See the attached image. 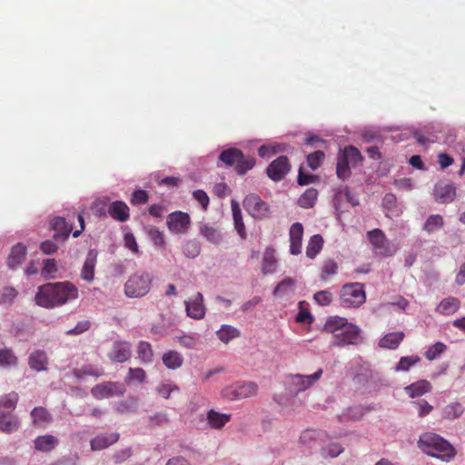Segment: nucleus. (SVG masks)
<instances>
[{
	"label": "nucleus",
	"mask_w": 465,
	"mask_h": 465,
	"mask_svg": "<svg viewBox=\"0 0 465 465\" xmlns=\"http://www.w3.org/2000/svg\"><path fill=\"white\" fill-rule=\"evenodd\" d=\"M78 298V288L71 282L45 283L37 288L35 303L45 309H54Z\"/></svg>",
	"instance_id": "obj_1"
},
{
	"label": "nucleus",
	"mask_w": 465,
	"mask_h": 465,
	"mask_svg": "<svg viewBox=\"0 0 465 465\" xmlns=\"http://www.w3.org/2000/svg\"><path fill=\"white\" fill-rule=\"evenodd\" d=\"M418 444L424 453L443 461H450L455 456L453 447L443 438L434 433L421 435Z\"/></svg>",
	"instance_id": "obj_2"
},
{
	"label": "nucleus",
	"mask_w": 465,
	"mask_h": 465,
	"mask_svg": "<svg viewBox=\"0 0 465 465\" xmlns=\"http://www.w3.org/2000/svg\"><path fill=\"white\" fill-rule=\"evenodd\" d=\"M363 157L361 152L353 145L345 146L337 155L336 174L339 179L345 181L351 174V167L361 165Z\"/></svg>",
	"instance_id": "obj_3"
},
{
	"label": "nucleus",
	"mask_w": 465,
	"mask_h": 465,
	"mask_svg": "<svg viewBox=\"0 0 465 465\" xmlns=\"http://www.w3.org/2000/svg\"><path fill=\"white\" fill-rule=\"evenodd\" d=\"M153 276L145 271H138L129 276L124 283V294L128 298H142L151 290Z\"/></svg>",
	"instance_id": "obj_4"
},
{
	"label": "nucleus",
	"mask_w": 465,
	"mask_h": 465,
	"mask_svg": "<svg viewBox=\"0 0 465 465\" xmlns=\"http://www.w3.org/2000/svg\"><path fill=\"white\" fill-rule=\"evenodd\" d=\"M341 304L346 308H356L366 300L363 285L359 282L345 284L340 292Z\"/></svg>",
	"instance_id": "obj_5"
},
{
	"label": "nucleus",
	"mask_w": 465,
	"mask_h": 465,
	"mask_svg": "<svg viewBox=\"0 0 465 465\" xmlns=\"http://www.w3.org/2000/svg\"><path fill=\"white\" fill-rule=\"evenodd\" d=\"M257 393V385L252 381H237L226 386L222 395L228 401H241Z\"/></svg>",
	"instance_id": "obj_6"
},
{
	"label": "nucleus",
	"mask_w": 465,
	"mask_h": 465,
	"mask_svg": "<svg viewBox=\"0 0 465 465\" xmlns=\"http://www.w3.org/2000/svg\"><path fill=\"white\" fill-rule=\"evenodd\" d=\"M322 369H318L310 375L290 374L286 379V383L291 393L298 394L313 386L322 377Z\"/></svg>",
	"instance_id": "obj_7"
},
{
	"label": "nucleus",
	"mask_w": 465,
	"mask_h": 465,
	"mask_svg": "<svg viewBox=\"0 0 465 465\" xmlns=\"http://www.w3.org/2000/svg\"><path fill=\"white\" fill-rule=\"evenodd\" d=\"M368 237L377 254L389 257L396 253L398 246L390 242L381 230L369 231Z\"/></svg>",
	"instance_id": "obj_8"
},
{
	"label": "nucleus",
	"mask_w": 465,
	"mask_h": 465,
	"mask_svg": "<svg viewBox=\"0 0 465 465\" xmlns=\"http://www.w3.org/2000/svg\"><path fill=\"white\" fill-rule=\"evenodd\" d=\"M361 330L351 322H347L346 326L333 335L332 344L336 347H344L346 345H356L361 341Z\"/></svg>",
	"instance_id": "obj_9"
},
{
	"label": "nucleus",
	"mask_w": 465,
	"mask_h": 465,
	"mask_svg": "<svg viewBox=\"0 0 465 465\" xmlns=\"http://www.w3.org/2000/svg\"><path fill=\"white\" fill-rule=\"evenodd\" d=\"M242 204L245 211L256 220H262L270 214L269 205L255 193L248 194Z\"/></svg>",
	"instance_id": "obj_10"
},
{
	"label": "nucleus",
	"mask_w": 465,
	"mask_h": 465,
	"mask_svg": "<svg viewBox=\"0 0 465 465\" xmlns=\"http://www.w3.org/2000/svg\"><path fill=\"white\" fill-rule=\"evenodd\" d=\"M125 392L124 385L118 381H104L94 386L92 395L96 400H103L114 396H123Z\"/></svg>",
	"instance_id": "obj_11"
},
{
	"label": "nucleus",
	"mask_w": 465,
	"mask_h": 465,
	"mask_svg": "<svg viewBox=\"0 0 465 465\" xmlns=\"http://www.w3.org/2000/svg\"><path fill=\"white\" fill-rule=\"evenodd\" d=\"M328 433L321 430L308 429L301 433L299 444L305 451L312 452L317 446L327 440Z\"/></svg>",
	"instance_id": "obj_12"
},
{
	"label": "nucleus",
	"mask_w": 465,
	"mask_h": 465,
	"mask_svg": "<svg viewBox=\"0 0 465 465\" xmlns=\"http://www.w3.org/2000/svg\"><path fill=\"white\" fill-rule=\"evenodd\" d=\"M166 223L172 232L185 233L189 229L191 219L188 213L176 211L168 215Z\"/></svg>",
	"instance_id": "obj_13"
},
{
	"label": "nucleus",
	"mask_w": 465,
	"mask_h": 465,
	"mask_svg": "<svg viewBox=\"0 0 465 465\" xmlns=\"http://www.w3.org/2000/svg\"><path fill=\"white\" fill-rule=\"evenodd\" d=\"M185 311L188 317L194 320L203 319L206 313V308L203 303V296L197 292L184 302Z\"/></svg>",
	"instance_id": "obj_14"
},
{
	"label": "nucleus",
	"mask_w": 465,
	"mask_h": 465,
	"mask_svg": "<svg viewBox=\"0 0 465 465\" xmlns=\"http://www.w3.org/2000/svg\"><path fill=\"white\" fill-rule=\"evenodd\" d=\"M410 133L414 136L417 143L423 146L442 141L440 133L436 131L433 127L425 126L420 129L411 128Z\"/></svg>",
	"instance_id": "obj_15"
},
{
	"label": "nucleus",
	"mask_w": 465,
	"mask_h": 465,
	"mask_svg": "<svg viewBox=\"0 0 465 465\" xmlns=\"http://www.w3.org/2000/svg\"><path fill=\"white\" fill-rule=\"evenodd\" d=\"M290 163L286 156H280L267 167V175L274 182L282 180L290 172Z\"/></svg>",
	"instance_id": "obj_16"
},
{
	"label": "nucleus",
	"mask_w": 465,
	"mask_h": 465,
	"mask_svg": "<svg viewBox=\"0 0 465 465\" xmlns=\"http://www.w3.org/2000/svg\"><path fill=\"white\" fill-rule=\"evenodd\" d=\"M131 344L127 341H114L107 356L111 361L114 362H125L131 358Z\"/></svg>",
	"instance_id": "obj_17"
},
{
	"label": "nucleus",
	"mask_w": 465,
	"mask_h": 465,
	"mask_svg": "<svg viewBox=\"0 0 465 465\" xmlns=\"http://www.w3.org/2000/svg\"><path fill=\"white\" fill-rule=\"evenodd\" d=\"M434 196L440 203H451L456 197V187L452 183L440 182L434 186Z\"/></svg>",
	"instance_id": "obj_18"
},
{
	"label": "nucleus",
	"mask_w": 465,
	"mask_h": 465,
	"mask_svg": "<svg viewBox=\"0 0 465 465\" xmlns=\"http://www.w3.org/2000/svg\"><path fill=\"white\" fill-rule=\"evenodd\" d=\"M97 262V252L89 250L81 269V278L86 282H92L94 279V270Z\"/></svg>",
	"instance_id": "obj_19"
},
{
	"label": "nucleus",
	"mask_w": 465,
	"mask_h": 465,
	"mask_svg": "<svg viewBox=\"0 0 465 465\" xmlns=\"http://www.w3.org/2000/svg\"><path fill=\"white\" fill-rule=\"evenodd\" d=\"M48 357L44 350H35L28 356V365L35 371H44L48 369Z\"/></svg>",
	"instance_id": "obj_20"
},
{
	"label": "nucleus",
	"mask_w": 465,
	"mask_h": 465,
	"mask_svg": "<svg viewBox=\"0 0 465 465\" xmlns=\"http://www.w3.org/2000/svg\"><path fill=\"white\" fill-rule=\"evenodd\" d=\"M303 227L300 223H293L290 228V252L292 254H299L302 251V240Z\"/></svg>",
	"instance_id": "obj_21"
},
{
	"label": "nucleus",
	"mask_w": 465,
	"mask_h": 465,
	"mask_svg": "<svg viewBox=\"0 0 465 465\" xmlns=\"http://www.w3.org/2000/svg\"><path fill=\"white\" fill-rule=\"evenodd\" d=\"M343 197L352 206H356V205L359 204V200L350 191L348 186H340V187H337L335 189V193H334V195H333V205H334L336 210H340L341 208V201H342Z\"/></svg>",
	"instance_id": "obj_22"
},
{
	"label": "nucleus",
	"mask_w": 465,
	"mask_h": 465,
	"mask_svg": "<svg viewBox=\"0 0 465 465\" xmlns=\"http://www.w3.org/2000/svg\"><path fill=\"white\" fill-rule=\"evenodd\" d=\"M118 439L119 434L116 432L97 435L90 441L91 449L94 451L104 450L116 442Z\"/></svg>",
	"instance_id": "obj_23"
},
{
	"label": "nucleus",
	"mask_w": 465,
	"mask_h": 465,
	"mask_svg": "<svg viewBox=\"0 0 465 465\" xmlns=\"http://www.w3.org/2000/svg\"><path fill=\"white\" fill-rule=\"evenodd\" d=\"M27 248L25 244L20 242L15 244L7 258V266L12 270L17 268L25 260Z\"/></svg>",
	"instance_id": "obj_24"
},
{
	"label": "nucleus",
	"mask_w": 465,
	"mask_h": 465,
	"mask_svg": "<svg viewBox=\"0 0 465 465\" xmlns=\"http://www.w3.org/2000/svg\"><path fill=\"white\" fill-rule=\"evenodd\" d=\"M231 209H232L234 228L237 231L240 237L244 240L247 237V233H246L245 225H244V223L242 220V210L240 208L239 203L234 199H232L231 201Z\"/></svg>",
	"instance_id": "obj_25"
},
{
	"label": "nucleus",
	"mask_w": 465,
	"mask_h": 465,
	"mask_svg": "<svg viewBox=\"0 0 465 465\" xmlns=\"http://www.w3.org/2000/svg\"><path fill=\"white\" fill-rule=\"evenodd\" d=\"M108 213L112 218L119 222H125L129 219V207L123 201L113 202L108 207Z\"/></svg>",
	"instance_id": "obj_26"
},
{
	"label": "nucleus",
	"mask_w": 465,
	"mask_h": 465,
	"mask_svg": "<svg viewBox=\"0 0 465 465\" xmlns=\"http://www.w3.org/2000/svg\"><path fill=\"white\" fill-rule=\"evenodd\" d=\"M20 421L16 416L10 412H0V431L12 433L18 430Z\"/></svg>",
	"instance_id": "obj_27"
},
{
	"label": "nucleus",
	"mask_w": 465,
	"mask_h": 465,
	"mask_svg": "<svg viewBox=\"0 0 465 465\" xmlns=\"http://www.w3.org/2000/svg\"><path fill=\"white\" fill-rule=\"evenodd\" d=\"M34 444L38 451L50 452L57 446L58 439L50 434L42 435L35 439Z\"/></svg>",
	"instance_id": "obj_28"
},
{
	"label": "nucleus",
	"mask_w": 465,
	"mask_h": 465,
	"mask_svg": "<svg viewBox=\"0 0 465 465\" xmlns=\"http://www.w3.org/2000/svg\"><path fill=\"white\" fill-rule=\"evenodd\" d=\"M217 338L223 343L227 344L232 340L241 336V331L234 326L223 324L216 331Z\"/></svg>",
	"instance_id": "obj_29"
},
{
	"label": "nucleus",
	"mask_w": 465,
	"mask_h": 465,
	"mask_svg": "<svg viewBox=\"0 0 465 465\" xmlns=\"http://www.w3.org/2000/svg\"><path fill=\"white\" fill-rule=\"evenodd\" d=\"M208 424L213 429L223 428L231 420V414L221 413L214 410L207 412Z\"/></svg>",
	"instance_id": "obj_30"
},
{
	"label": "nucleus",
	"mask_w": 465,
	"mask_h": 465,
	"mask_svg": "<svg viewBox=\"0 0 465 465\" xmlns=\"http://www.w3.org/2000/svg\"><path fill=\"white\" fill-rule=\"evenodd\" d=\"M431 390L430 383L426 380H420L405 387V391L411 398L420 397Z\"/></svg>",
	"instance_id": "obj_31"
},
{
	"label": "nucleus",
	"mask_w": 465,
	"mask_h": 465,
	"mask_svg": "<svg viewBox=\"0 0 465 465\" xmlns=\"http://www.w3.org/2000/svg\"><path fill=\"white\" fill-rule=\"evenodd\" d=\"M18 365V358L10 348L0 349V368L12 369Z\"/></svg>",
	"instance_id": "obj_32"
},
{
	"label": "nucleus",
	"mask_w": 465,
	"mask_h": 465,
	"mask_svg": "<svg viewBox=\"0 0 465 465\" xmlns=\"http://www.w3.org/2000/svg\"><path fill=\"white\" fill-rule=\"evenodd\" d=\"M460 308V301L455 297L443 299L436 308L437 312L443 315H451Z\"/></svg>",
	"instance_id": "obj_33"
},
{
	"label": "nucleus",
	"mask_w": 465,
	"mask_h": 465,
	"mask_svg": "<svg viewBox=\"0 0 465 465\" xmlns=\"http://www.w3.org/2000/svg\"><path fill=\"white\" fill-rule=\"evenodd\" d=\"M162 360L165 367L170 370H176L183 363V357L175 351H169L163 353Z\"/></svg>",
	"instance_id": "obj_34"
},
{
	"label": "nucleus",
	"mask_w": 465,
	"mask_h": 465,
	"mask_svg": "<svg viewBox=\"0 0 465 465\" xmlns=\"http://www.w3.org/2000/svg\"><path fill=\"white\" fill-rule=\"evenodd\" d=\"M404 333L401 331L391 332L384 335L379 342V345L382 348L396 349L401 341L403 340Z\"/></svg>",
	"instance_id": "obj_35"
},
{
	"label": "nucleus",
	"mask_w": 465,
	"mask_h": 465,
	"mask_svg": "<svg viewBox=\"0 0 465 465\" xmlns=\"http://www.w3.org/2000/svg\"><path fill=\"white\" fill-rule=\"evenodd\" d=\"M242 156V151L237 148H228L223 150L219 154V162L223 163L226 166H232L236 164L239 157Z\"/></svg>",
	"instance_id": "obj_36"
},
{
	"label": "nucleus",
	"mask_w": 465,
	"mask_h": 465,
	"mask_svg": "<svg viewBox=\"0 0 465 465\" xmlns=\"http://www.w3.org/2000/svg\"><path fill=\"white\" fill-rule=\"evenodd\" d=\"M277 260L272 248H266L262 258L263 273H273L276 271Z\"/></svg>",
	"instance_id": "obj_37"
},
{
	"label": "nucleus",
	"mask_w": 465,
	"mask_h": 465,
	"mask_svg": "<svg viewBox=\"0 0 465 465\" xmlns=\"http://www.w3.org/2000/svg\"><path fill=\"white\" fill-rule=\"evenodd\" d=\"M18 401V394L16 392H10L8 394L0 396V412L13 413Z\"/></svg>",
	"instance_id": "obj_38"
},
{
	"label": "nucleus",
	"mask_w": 465,
	"mask_h": 465,
	"mask_svg": "<svg viewBox=\"0 0 465 465\" xmlns=\"http://www.w3.org/2000/svg\"><path fill=\"white\" fill-rule=\"evenodd\" d=\"M32 422L35 426H43L51 421V415L43 407H35L31 411Z\"/></svg>",
	"instance_id": "obj_39"
},
{
	"label": "nucleus",
	"mask_w": 465,
	"mask_h": 465,
	"mask_svg": "<svg viewBox=\"0 0 465 465\" xmlns=\"http://www.w3.org/2000/svg\"><path fill=\"white\" fill-rule=\"evenodd\" d=\"M382 204L386 210L387 217H396L401 213V211L397 208V198L393 193H387L383 197Z\"/></svg>",
	"instance_id": "obj_40"
},
{
	"label": "nucleus",
	"mask_w": 465,
	"mask_h": 465,
	"mask_svg": "<svg viewBox=\"0 0 465 465\" xmlns=\"http://www.w3.org/2000/svg\"><path fill=\"white\" fill-rule=\"evenodd\" d=\"M347 322V319L343 317H330L325 322L324 330L328 332L336 334L341 331V330L346 326Z\"/></svg>",
	"instance_id": "obj_41"
},
{
	"label": "nucleus",
	"mask_w": 465,
	"mask_h": 465,
	"mask_svg": "<svg viewBox=\"0 0 465 465\" xmlns=\"http://www.w3.org/2000/svg\"><path fill=\"white\" fill-rule=\"evenodd\" d=\"M318 197V191L314 188L307 189L299 198L298 204L302 208H312Z\"/></svg>",
	"instance_id": "obj_42"
},
{
	"label": "nucleus",
	"mask_w": 465,
	"mask_h": 465,
	"mask_svg": "<svg viewBox=\"0 0 465 465\" xmlns=\"http://www.w3.org/2000/svg\"><path fill=\"white\" fill-rule=\"evenodd\" d=\"M58 272L57 262L54 258L45 259L43 262L41 271L42 276L46 280H53L56 278Z\"/></svg>",
	"instance_id": "obj_43"
},
{
	"label": "nucleus",
	"mask_w": 465,
	"mask_h": 465,
	"mask_svg": "<svg viewBox=\"0 0 465 465\" xmlns=\"http://www.w3.org/2000/svg\"><path fill=\"white\" fill-rule=\"evenodd\" d=\"M255 159L252 156H244L242 153V156L238 158L237 163L235 164V171L237 174L243 175L250 170H252L255 165Z\"/></svg>",
	"instance_id": "obj_44"
},
{
	"label": "nucleus",
	"mask_w": 465,
	"mask_h": 465,
	"mask_svg": "<svg viewBox=\"0 0 465 465\" xmlns=\"http://www.w3.org/2000/svg\"><path fill=\"white\" fill-rule=\"evenodd\" d=\"M138 359L143 363H151L153 359V351L152 346L147 341H140L137 346Z\"/></svg>",
	"instance_id": "obj_45"
},
{
	"label": "nucleus",
	"mask_w": 465,
	"mask_h": 465,
	"mask_svg": "<svg viewBox=\"0 0 465 465\" xmlns=\"http://www.w3.org/2000/svg\"><path fill=\"white\" fill-rule=\"evenodd\" d=\"M323 239L320 234H314L309 241L306 248V254L309 258L313 259L322 250Z\"/></svg>",
	"instance_id": "obj_46"
},
{
	"label": "nucleus",
	"mask_w": 465,
	"mask_h": 465,
	"mask_svg": "<svg viewBox=\"0 0 465 465\" xmlns=\"http://www.w3.org/2000/svg\"><path fill=\"white\" fill-rule=\"evenodd\" d=\"M443 218L439 214H432L426 220L423 230L429 233H432L440 230L443 226Z\"/></svg>",
	"instance_id": "obj_47"
},
{
	"label": "nucleus",
	"mask_w": 465,
	"mask_h": 465,
	"mask_svg": "<svg viewBox=\"0 0 465 465\" xmlns=\"http://www.w3.org/2000/svg\"><path fill=\"white\" fill-rule=\"evenodd\" d=\"M295 282L291 278L282 280L274 289L275 296H284L293 292Z\"/></svg>",
	"instance_id": "obj_48"
},
{
	"label": "nucleus",
	"mask_w": 465,
	"mask_h": 465,
	"mask_svg": "<svg viewBox=\"0 0 465 465\" xmlns=\"http://www.w3.org/2000/svg\"><path fill=\"white\" fill-rule=\"evenodd\" d=\"M170 422V418L165 412H156L149 416V426L153 428H165Z\"/></svg>",
	"instance_id": "obj_49"
},
{
	"label": "nucleus",
	"mask_w": 465,
	"mask_h": 465,
	"mask_svg": "<svg viewBox=\"0 0 465 465\" xmlns=\"http://www.w3.org/2000/svg\"><path fill=\"white\" fill-rule=\"evenodd\" d=\"M200 232L204 238L213 243H218L222 240L220 232L216 228L207 224L201 225Z\"/></svg>",
	"instance_id": "obj_50"
},
{
	"label": "nucleus",
	"mask_w": 465,
	"mask_h": 465,
	"mask_svg": "<svg viewBox=\"0 0 465 465\" xmlns=\"http://www.w3.org/2000/svg\"><path fill=\"white\" fill-rule=\"evenodd\" d=\"M146 378V373L142 368H129L128 373L124 379L127 383H143Z\"/></svg>",
	"instance_id": "obj_51"
},
{
	"label": "nucleus",
	"mask_w": 465,
	"mask_h": 465,
	"mask_svg": "<svg viewBox=\"0 0 465 465\" xmlns=\"http://www.w3.org/2000/svg\"><path fill=\"white\" fill-rule=\"evenodd\" d=\"M50 224L54 231L65 236H68L72 230L71 225H68L63 217H54Z\"/></svg>",
	"instance_id": "obj_52"
},
{
	"label": "nucleus",
	"mask_w": 465,
	"mask_h": 465,
	"mask_svg": "<svg viewBox=\"0 0 465 465\" xmlns=\"http://www.w3.org/2000/svg\"><path fill=\"white\" fill-rule=\"evenodd\" d=\"M420 357L416 355L401 357L394 367L395 371H407L410 368L420 361Z\"/></svg>",
	"instance_id": "obj_53"
},
{
	"label": "nucleus",
	"mask_w": 465,
	"mask_h": 465,
	"mask_svg": "<svg viewBox=\"0 0 465 465\" xmlns=\"http://www.w3.org/2000/svg\"><path fill=\"white\" fill-rule=\"evenodd\" d=\"M446 350L447 346L443 342L438 341L427 349L425 351V357L429 361L436 360L444 353Z\"/></svg>",
	"instance_id": "obj_54"
},
{
	"label": "nucleus",
	"mask_w": 465,
	"mask_h": 465,
	"mask_svg": "<svg viewBox=\"0 0 465 465\" xmlns=\"http://www.w3.org/2000/svg\"><path fill=\"white\" fill-rule=\"evenodd\" d=\"M464 409L459 402H453L445 407L443 410V417L445 419L453 420L457 419L463 413Z\"/></svg>",
	"instance_id": "obj_55"
},
{
	"label": "nucleus",
	"mask_w": 465,
	"mask_h": 465,
	"mask_svg": "<svg viewBox=\"0 0 465 465\" xmlns=\"http://www.w3.org/2000/svg\"><path fill=\"white\" fill-rule=\"evenodd\" d=\"M282 150L283 147L282 144L273 143L260 146L258 153L262 158H268L279 152H282Z\"/></svg>",
	"instance_id": "obj_56"
},
{
	"label": "nucleus",
	"mask_w": 465,
	"mask_h": 465,
	"mask_svg": "<svg viewBox=\"0 0 465 465\" xmlns=\"http://www.w3.org/2000/svg\"><path fill=\"white\" fill-rule=\"evenodd\" d=\"M18 292L11 286H5L0 288V303L11 304L16 298Z\"/></svg>",
	"instance_id": "obj_57"
},
{
	"label": "nucleus",
	"mask_w": 465,
	"mask_h": 465,
	"mask_svg": "<svg viewBox=\"0 0 465 465\" xmlns=\"http://www.w3.org/2000/svg\"><path fill=\"white\" fill-rule=\"evenodd\" d=\"M179 391L180 388L172 382H163L156 387L157 393L164 399H169L173 392H178Z\"/></svg>",
	"instance_id": "obj_58"
},
{
	"label": "nucleus",
	"mask_w": 465,
	"mask_h": 465,
	"mask_svg": "<svg viewBox=\"0 0 465 465\" xmlns=\"http://www.w3.org/2000/svg\"><path fill=\"white\" fill-rule=\"evenodd\" d=\"M201 247L196 241L190 240L183 245V253L188 258H195L200 254Z\"/></svg>",
	"instance_id": "obj_59"
},
{
	"label": "nucleus",
	"mask_w": 465,
	"mask_h": 465,
	"mask_svg": "<svg viewBox=\"0 0 465 465\" xmlns=\"http://www.w3.org/2000/svg\"><path fill=\"white\" fill-rule=\"evenodd\" d=\"M325 154L322 150H317L307 156V163L312 170H316L323 162Z\"/></svg>",
	"instance_id": "obj_60"
},
{
	"label": "nucleus",
	"mask_w": 465,
	"mask_h": 465,
	"mask_svg": "<svg viewBox=\"0 0 465 465\" xmlns=\"http://www.w3.org/2000/svg\"><path fill=\"white\" fill-rule=\"evenodd\" d=\"M343 451V448L339 443H331L322 448L321 455L323 458H336Z\"/></svg>",
	"instance_id": "obj_61"
},
{
	"label": "nucleus",
	"mask_w": 465,
	"mask_h": 465,
	"mask_svg": "<svg viewBox=\"0 0 465 465\" xmlns=\"http://www.w3.org/2000/svg\"><path fill=\"white\" fill-rule=\"evenodd\" d=\"M148 236L150 240L153 242V244L159 248H165V242L163 235V232H160L155 227H151L148 229Z\"/></svg>",
	"instance_id": "obj_62"
},
{
	"label": "nucleus",
	"mask_w": 465,
	"mask_h": 465,
	"mask_svg": "<svg viewBox=\"0 0 465 465\" xmlns=\"http://www.w3.org/2000/svg\"><path fill=\"white\" fill-rule=\"evenodd\" d=\"M124 247L129 249L132 253L140 255L139 246L136 242L135 237L132 232H126L124 237Z\"/></svg>",
	"instance_id": "obj_63"
},
{
	"label": "nucleus",
	"mask_w": 465,
	"mask_h": 465,
	"mask_svg": "<svg viewBox=\"0 0 465 465\" xmlns=\"http://www.w3.org/2000/svg\"><path fill=\"white\" fill-rule=\"evenodd\" d=\"M363 415L362 408L353 407L347 411V413L340 415L338 418L341 421H347L349 420H358Z\"/></svg>",
	"instance_id": "obj_64"
}]
</instances>
